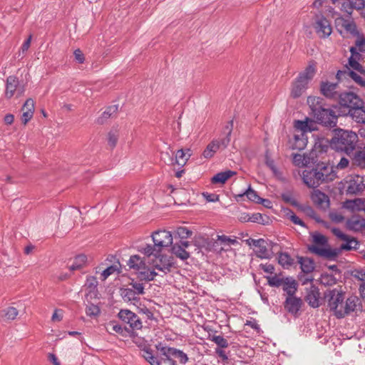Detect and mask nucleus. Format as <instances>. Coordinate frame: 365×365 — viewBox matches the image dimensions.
I'll use <instances>...</instances> for the list:
<instances>
[{"label": "nucleus", "instance_id": "7c9ffc66", "mask_svg": "<svg viewBox=\"0 0 365 365\" xmlns=\"http://www.w3.org/2000/svg\"><path fill=\"white\" fill-rule=\"evenodd\" d=\"M313 125V122L308 118L305 120H297L294 123V128L296 129V133H299L300 132H303L304 134L307 132H310L314 128H312Z\"/></svg>", "mask_w": 365, "mask_h": 365}, {"label": "nucleus", "instance_id": "864d4df0", "mask_svg": "<svg viewBox=\"0 0 365 365\" xmlns=\"http://www.w3.org/2000/svg\"><path fill=\"white\" fill-rule=\"evenodd\" d=\"M210 339L217 345V348H227L229 346L227 340L222 336L214 335Z\"/></svg>", "mask_w": 365, "mask_h": 365}, {"label": "nucleus", "instance_id": "aec40b11", "mask_svg": "<svg viewBox=\"0 0 365 365\" xmlns=\"http://www.w3.org/2000/svg\"><path fill=\"white\" fill-rule=\"evenodd\" d=\"M320 294L319 289L314 286H312L307 291L305 297L306 302L313 308L319 307L320 305L319 298Z\"/></svg>", "mask_w": 365, "mask_h": 365}, {"label": "nucleus", "instance_id": "2f4dec72", "mask_svg": "<svg viewBox=\"0 0 365 365\" xmlns=\"http://www.w3.org/2000/svg\"><path fill=\"white\" fill-rule=\"evenodd\" d=\"M191 155L192 151L190 149H187L186 150L182 149L178 150L175 153V162L178 165L184 166Z\"/></svg>", "mask_w": 365, "mask_h": 365}, {"label": "nucleus", "instance_id": "f8f14e48", "mask_svg": "<svg viewBox=\"0 0 365 365\" xmlns=\"http://www.w3.org/2000/svg\"><path fill=\"white\" fill-rule=\"evenodd\" d=\"M339 103L341 106L354 109L358 106L364 105L363 101L355 93L352 92H346L341 93L339 97Z\"/></svg>", "mask_w": 365, "mask_h": 365}, {"label": "nucleus", "instance_id": "c85d7f7f", "mask_svg": "<svg viewBox=\"0 0 365 365\" xmlns=\"http://www.w3.org/2000/svg\"><path fill=\"white\" fill-rule=\"evenodd\" d=\"M350 52L351 56L349 58V66L356 71L360 72L363 71V68L359 62L361 58V53L359 52H355L354 48H350Z\"/></svg>", "mask_w": 365, "mask_h": 365}, {"label": "nucleus", "instance_id": "4d7b16f0", "mask_svg": "<svg viewBox=\"0 0 365 365\" xmlns=\"http://www.w3.org/2000/svg\"><path fill=\"white\" fill-rule=\"evenodd\" d=\"M331 220L335 223L341 222L344 220V216L342 212L332 211L329 214Z\"/></svg>", "mask_w": 365, "mask_h": 365}, {"label": "nucleus", "instance_id": "680f3d73", "mask_svg": "<svg viewBox=\"0 0 365 365\" xmlns=\"http://www.w3.org/2000/svg\"><path fill=\"white\" fill-rule=\"evenodd\" d=\"M284 212L289 217L290 220L293 222V223L302 226L304 225L303 222L296 215H294L292 211L287 208L284 209Z\"/></svg>", "mask_w": 365, "mask_h": 365}, {"label": "nucleus", "instance_id": "ea45409f", "mask_svg": "<svg viewBox=\"0 0 365 365\" xmlns=\"http://www.w3.org/2000/svg\"><path fill=\"white\" fill-rule=\"evenodd\" d=\"M218 150L219 146L217 143V140H212L204 150L202 155L205 158H211Z\"/></svg>", "mask_w": 365, "mask_h": 365}, {"label": "nucleus", "instance_id": "338daca9", "mask_svg": "<svg viewBox=\"0 0 365 365\" xmlns=\"http://www.w3.org/2000/svg\"><path fill=\"white\" fill-rule=\"evenodd\" d=\"M202 196L206 200L207 202H220L219 197L220 196L215 193H208L204 192L202 193Z\"/></svg>", "mask_w": 365, "mask_h": 365}, {"label": "nucleus", "instance_id": "c03bdc74", "mask_svg": "<svg viewBox=\"0 0 365 365\" xmlns=\"http://www.w3.org/2000/svg\"><path fill=\"white\" fill-rule=\"evenodd\" d=\"M172 253L174 254L177 257L185 260L189 258V253L180 245L175 244L171 248Z\"/></svg>", "mask_w": 365, "mask_h": 365}, {"label": "nucleus", "instance_id": "412c9836", "mask_svg": "<svg viewBox=\"0 0 365 365\" xmlns=\"http://www.w3.org/2000/svg\"><path fill=\"white\" fill-rule=\"evenodd\" d=\"M302 304V300L294 295L287 297L284 302L285 309L292 314H296Z\"/></svg>", "mask_w": 365, "mask_h": 365}, {"label": "nucleus", "instance_id": "09e8293b", "mask_svg": "<svg viewBox=\"0 0 365 365\" xmlns=\"http://www.w3.org/2000/svg\"><path fill=\"white\" fill-rule=\"evenodd\" d=\"M231 123V126H232V122L231 121L230 122ZM227 128L228 129V133L227 134V136L222 138V139H216L217 140V143L218 144V146H219V149L220 148H226L230 142V135H231V133H232V127H227Z\"/></svg>", "mask_w": 365, "mask_h": 365}, {"label": "nucleus", "instance_id": "a19ab883", "mask_svg": "<svg viewBox=\"0 0 365 365\" xmlns=\"http://www.w3.org/2000/svg\"><path fill=\"white\" fill-rule=\"evenodd\" d=\"M298 262L300 264L302 272L304 273H310L314 269V262L308 257H299Z\"/></svg>", "mask_w": 365, "mask_h": 365}, {"label": "nucleus", "instance_id": "4c0bfd02", "mask_svg": "<svg viewBox=\"0 0 365 365\" xmlns=\"http://www.w3.org/2000/svg\"><path fill=\"white\" fill-rule=\"evenodd\" d=\"M18 314V310L13 307H7L1 312V317L5 322H11L14 320Z\"/></svg>", "mask_w": 365, "mask_h": 365}, {"label": "nucleus", "instance_id": "f704fd0d", "mask_svg": "<svg viewBox=\"0 0 365 365\" xmlns=\"http://www.w3.org/2000/svg\"><path fill=\"white\" fill-rule=\"evenodd\" d=\"M88 258L84 254L76 255L73 259V264L70 266L69 269L71 271L82 269L86 264Z\"/></svg>", "mask_w": 365, "mask_h": 365}, {"label": "nucleus", "instance_id": "0eeeda50", "mask_svg": "<svg viewBox=\"0 0 365 365\" xmlns=\"http://www.w3.org/2000/svg\"><path fill=\"white\" fill-rule=\"evenodd\" d=\"M314 245L309 246V250L319 256L331 259L337 256V252L327 247V238L319 233L312 235Z\"/></svg>", "mask_w": 365, "mask_h": 365}, {"label": "nucleus", "instance_id": "774afa93", "mask_svg": "<svg viewBox=\"0 0 365 365\" xmlns=\"http://www.w3.org/2000/svg\"><path fill=\"white\" fill-rule=\"evenodd\" d=\"M100 312L99 308L93 304L86 308V314L88 316H97Z\"/></svg>", "mask_w": 365, "mask_h": 365}, {"label": "nucleus", "instance_id": "39448f33", "mask_svg": "<svg viewBox=\"0 0 365 365\" xmlns=\"http://www.w3.org/2000/svg\"><path fill=\"white\" fill-rule=\"evenodd\" d=\"M315 73V67L312 65H309L304 71L301 72L292 83L290 96L293 98L302 96L308 88L309 83L314 76Z\"/></svg>", "mask_w": 365, "mask_h": 365}, {"label": "nucleus", "instance_id": "13d9d810", "mask_svg": "<svg viewBox=\"0 0 365 365\" xmlns=\"http://www.w3.org/2000/svg\"><path fill=\"white\" fill-rule=\"evenodd\" d=\"M282 198L284 203L290 205H297L295 196L292 192H286L282 195Z\"/></svg>", "mask_w": 365, "mask_h": 365}, {"label": "nucleus", "instance_id": "a878e982", "mask_svg": "<svg viewBox=\"0 0 365 365\" xmlns=\"http://www.w3.org/2000/svg\"><path fill=\"white\" fill-rule=\"evenodd\" d=\"M283 290L288 295L287 297L294 296L297 290L298 284L292 277H285L283 284H282Z\"/></svg>", "mask_w": 365, "mask_h": 365}, {"label": "nucleus", "instance_id": "c756f323", "mask_svg": "<svg viewBox=\"0 0 365 365\" xmlns=\"http://www.w3.org/2000/svg\"><path fill=\"white\" fill-rule=\"evenodd\" d=\"M349 115L351 118L359 123H365V110L364 105L358 106L354 109H349Z\"/></svg>", "mask_w": 365, "mask_h": 365}, {"label": "nucleus", "instance_id": "393cba45", "mask_svg": "<svg viewBox=\"0 0 365 365\" xmlns=\"http://www.w3.org/2000/svg\"><path fill=\"white\" fill-rule=\"evenodd\" d=\"M238 197L242 201H245V199H247V201L257 204L263 203L266 201V200L260 197L250 187L244 193L239 195Z\"/></svg>", "mask_w": 365, "mask_h": 365}, {"label": "nucleus", "instance_id": "f257e3e1", "mask_svg": "<svg viewBox=\"0 0 365 365\" xmlns=\"http://www.w3.org/2000/svg\"><path fill=\"white\" fill-rule=\"evenodd\" d=\"M325 297L330 311L338 319L344 318L354 312L359 305L357 297L351 296L344 300L343 292L336 289L327 291Z\"/></svg>", "mask_w": 365, "mask_h": 365}, {"label": "nucleus", "instance_id": "4be33fe9", "mask_svg": "<svg viewBox=\"0 0 365 365\" xmlns=\"http://www.w3.org/2000/svg\"><path fill=\"white\" fill-rule=\"evenodd\" d=\"M256 247L255 249L257 257L262 259H269L272 255L268 250V242L264 239H258L257 242H255Z\"/></svg>", "mask_w": 365, "mask_h": 365}, {"label": "nucleus", "instance_id": "9d476101", "mask_svg": "<svg viewBox=\"0 0 365 365\" xmlns=\"http://www.w3.org/2000/svg\"><path fill=\"white\" fill-rule=\"evenodd\" d=\"M155 258L152 259V267L160 272L166 274L170 272V269L173 265V258L171 257L161 255H152Z\"/></svg>", "mask_w": 365, "mask_h": 365}, {"label": "nucleus", "instance_id": "ddd939ff", "mask_svg": "<svg viewBox=\"0 0 365 365\" xmlns=\"http://www.w3.org/2000/svg\"><path fill=\"white\" fill-rule=\"evenodd\" d=\"M118 317L124 322L128 324L133 329L139 330L143 327L141 319L128 309L120 310L118 313Z\"/></svg>", "mask_w": 365, "mask_h": 365}, {"label": "nucleus", "instance_id": "58836bf2", "mask_svg": "<svg viewBox=\"0 0 365 365\" xmlns=\"http://www.w3.org/2000/svg\"><path fill=\"white\" fill-rule=\"evenodd\" d=\"M265 278L267 280V284L272 287H279L283 284L284 281V277H282L281 274H273L272 275L265 276Z\"/></svg>", "mask_w": 365, "mask_h": 365}, {"label": "nucleus", "instance_id": "052dcab7", "mask_svg": "<svg viewBox=\"0 0 365 365\" xmlns=\"http://www.w3.org/2000/svg\"><path fill=\"white\" fill-rule=\"evenodd\" d=\"M178 359L181 364H185L188 361V357L182 351L175 349L174 351V356Z\"/></svg>", "mask_w": 365, "mask_h": 365}, {"label": "nucleus", "instance_id": "a18cd8bd", "mask_svg": "<svg viewBox=\"0 0 365 365\" xmlns=\"http://www.w3.org/2000/svg\"><path fill=\"white\" fill-rule=\"evenodd\" d=\"M354 163L362 168H365V147L357 150L353 158Z\"/></svg>", "mask_w": 365, "mask_h": 365}, {"label": "nucleus", "instance_id": "a211bd4d", "mask_svg": "<svg viewBox=\"0 0 365 365\" xmlns=\"http://www.w3.org/2000/svg\"><path fill=\"white\" fill-rule=\"evenodd\" d=\"M336 77L339 81L347 78H351L357 84H359L361 87L365 88V80H364L359 74L356 73L353 71H351L348 68L344 71H339L336 73Z\"/></svg>", "mask_w": 365, "mask_h": 365}, {"label": "nucleus", "instance_id": "0e129e2a", "mask_svg": "<svg viewBox=\"0 0 365 365\" xmlns=\"http://www.w3.org/2000/svg\"><path fill=\"white\" fill-rule=\"evenodd\" d=\"M131 286V289L136 295L142 294L144 293V287L143 284L138 282H132L130 284Z\"/></svg>", "mask_w": 365, "mask_h": 365}, {"label": "nucleus", "instance_id": "b1692460", "mask_svg": "<svg viewBox=\"0 0 365 365\" xmlns=\"http://www.w3.org/2000/svg\"><path fill=\"white\" fill-rule=\"evenodd\" d=\"M292 148L294 150H302L305 148L307 144V138L303 132L296 133L293 139L290 140Z\"/></svg>", "mask_w": 365, "mask_h": 365}, {"label": "nucleus", "instance_id": "69168bd1", "mask_svg": "<svg viewBox=\"0 0 365 365\" xmlns=\"http://www.w3.org/2000/svg\"><path fill=\"white\" fill-rule=\"evenodd\" d=\"M117 269H118L115 265H111L107 267L105 270L103 271L101 274L102 280H106L110 274L116 272Z\"/></svg>", "mask_w": 365, "mask_h": 365}, {"label": "nucleus", "instance_id": "6ab92c4d", "mask_svg": "<svg viewBox=\"0 0 365 365\" xmlns=\"http://www.w3.org/2000/svg\"><path fill=\"white\" fill-rule=\"evenodd\" d=\"M35 108V103L32 98H28L24 103L21 110V121L26 125L33 117Z\"/></svg>", "mask_w": 365, "mask_h": 365}, {"label": "nucleus", "instance_id": "8fccbe9b", "mask_svg": "<svg viewBox=\"0 0 365 365\" xmlns=\"http://www.w3.org/2000/svg\"><path fill=\"white\" fill-rule=\"evenodd\" d=\"M175 235L180 239H187L192 235V232L185 227H178L175 231Z\"/></svg>", "mask_w": 365, "mask_h": 365}, {"label": "nucleus", "instance_id": "37998d69", "mask_svg": "<svg viewBox=\"0 0 365 365\" xmlns=\"http://www.w3.org/2000/svg\"><path fill=\"white\" fill-rule=\"evenodd\" d=\"M354 36H356V39L355 41V46H351L350 48H354L355 52H359V53L365 52V36L364 34H356Z\"/></svg>", "mask_w": 365, "mask_h": 365}, {"label": "nucleus", "instance_id": "79ce46f5", "mask_svg": "<svg viewBox=\"0 0 365 365\" xmlns=\"http://www.w3.org/2000/svg\"><path fill=\"white\" fill-rule=\"evenodd\" d=\"M344 242L343 244L341 245V249L344 250H356L359 246V242L354 237H351L347 235V239L343 240Z\"/></svg>", "mask_w": 365, "mask_h": 365}, {"label": "nucleus", "instance_id": "f3484780", "mask_svg": "<svg viewBox=\"0 0 365 365\" xmlns=\"http://www.w3.org/2000/svg\"><path fill=\"white\" fill-rule=\"evenodd\" d=\"M346 227L353 232H361L365 229V219L359 215H352L346 220Z\"/></svg>", "mask_w": 365, "mask_h": 365}, {"label": "nucleus", "instance_id": "de8ad7c7", "mask_svg": "<svg viewBox=\"0 0 365 365\" xmlns=\"http://www.w3.org/2000/svg\"><path fill=\"white\" fill-rule=\"evenodd\" d=\"M219 242L220 245H223L224 246H230L232 245L237 244V241L235 238H231L226 235H217V240L215 242V244L218 245Z\"/></svg>", "mask_w": 365, "mask_h": 365}, {"label": "nucleus", "instance_id": "bf43d9fd", "mask_svg": "<svg viewBox=\"0 0 365 365\" xmlns=\"http://www.w3.org/2000/svg\"><path fill=\"white\" fill-rule=\"evenodd\" d=\"M118 140V132L115 131H110L108 134V145L113 148L115 147Z\"/></svg>", "mask_w": 365, "mask_h": 365}, {"label": "nucleus", "instance_id": "dca6fc26", "mask_svg": "<svg viewBox=\"0 0 365 365\" xmlns=\"http://www.w3.org/2000/svg\"><path fill=\"white\" fill-rule=\"evenodd\" d=\"M19 86V79L14 76H9L6 78L5 96L6 98H11L17 91L18 95L21 96L24 93V90H17Z\"/></svg>", "mask_w": 365, "mask_h": 365}, {"label": "nucleus", "instance_id": "6e6d98bb", "mask_svg": "<svg viewBox=\"0 0 365 365\" xmlns=\"http://www.w3.org/2000/svg\"><path fill=\"white\" fill-rule=\"evenodd\" d=\"M106 329L109 334H113V332L116 333H122L123 328L120 325L115 324V322H110L106 326Z\"/></svg>", "mask_w": 365, "mask_h": 365}, {"label": "nucleus", "instance_id": "4468645a", "mask_svg": "<svg viewBox=\"0 0 365 365\" xmlns=\"http://www.w3.org/2000/svg\"><path fill=\"white\" fill-rule=\"evenodd\" d=\"M335 25L338 31L341 34L343 31L353 36L358 34L356 25L351 18L344 19L341 16L335 19Z\"/></svg>", "mask_w": 365, "mask_h": 365}, {"label": "nucleus", "instance_id": "2eb2a0df", "mask_svg": "<svg viewBox=\"0 0 365 365\" xmlns=\"http://www.w3.org/2000/svg\"><path fill=\"white\" fill-rule=\"evenodd\" d=\"M339 86L336 83L329 81L322 82L320 86L321 93L329 98H339L341 93L339 92Z\"/></svg>", "mask_w": 365, "mask_h": 365}, {"label": "nucleus", "instance_id": "5701e85b", "mask_svg": "<svg viewBox=\"0 0 365 365\" xmlns=\"http://www.w3.org/2000/svg\"><path fill=\"white\" fill-rule=\"evenodd\" d=\"M364 0H346L342 4L341 10L351 15L353 9L364 10Z\"/></svg>", "mask_w": 365, "mask_h": 365}, {"label": "nucleus", "instance_id": "3c124183", "mask_svg": "<svg viewBox=\"0 0 365 365\" xmlns=\"http://www.w3.org/2000/svg\"><path fill=\"white\" fill-rule=\"evenodd\" d=\"M120 294L125 301L130 302L136 299V294L130 287L121 289Z\"/></svg>", "mask_w": 365, "mask_h": 365}, {"label": "nucleus", "instance_id": "603ef678", "mask_svg": "<svg viewBox=\"0 0 365 365\" xmlns=\"http://www.w3.org/2000/svg\"><path fill=\"white\" fill-rule=\"evenodd\" d=\"M141 279L145 281H152L158 275V273L155 270H150V269L142 270L140 272Z\"/></svg>", "mask_w": 365, "mask_h": 365}, {"label": "nucleus", "instance_id": "cd10ccee", "mask_svg": "<svg viewBox=\"0 0 365 365\" xmlns=\"http://www.w3.org/2000/svg\"><path fill=\"white\" fill-rule=\"evenodd\" d=\"M311 199L317 205H329V197L319 190H314L312 191Z\"/></svg>", "mask_w": 365, "mask_h": 365}, {"label": "nucleus", "instance_id": "49530a36", "mask_svg": "<svg viewBox=\"0 0 365 365\" xmlns=\"http://www.w3.org/2000/svg\"><path fill=\"white\" fill-rule=\"evenodd\" d=\"M310 158L305 154L296 153L293 155V163L298 167H304L308 165Z\"/></svg>", "mask_w": 365, "mask_h": 365}, {"label": "nucleus", "instance_id": "9b49d317", "mask_svg": "<svg viewBox=\"0 0 365 365\" xmlns=\"http://www.w3.org/2000/svg\"><path fill=\"white\" fill-rule=\"evenodd\" d=\"M314 29L319 38H325L329 36L332 32V28L329 21L323 16H317Z\"/></svg>", "mask_w": 365, "mask_h": 365}, {"label": "nucleus", "instance_id": "72a5a7b5", "mask_svg": "<svg viewBox=\"0 0 365 365\" xmlns=\"http://www.w3.org/2000/svg\"><path fill=\"white\" fill-rule=\"evenodd\" d=\"M307 104L311 108L313 115L324 106L323 99L317 96H309L307 98Z\"/></svg>", "mask_w": 365, "mask_h": 365}, {"label": "nucleus", "instance_id": "e433bc0d", "mask_svg": "<svg viewBox=\"0 0 365 365\" xmlns=\"http://www.w3.org/2000/svg\"><path fill=\"white\" fill-rule=\"evenodd\" d=\"M278 262L284 269H289L294 263V259L287 252H279Z\"/></svg>", "mask_w": 365, "mask_h": 365}, {"label": "nucleus", "instance_id": "c9c22d12", "mask_svg": "<svg viewBox=\"0 0 365 365\" xmlns=\"http://www.w3.org/2000/svg\"><path fill=\"white\" fill-rule=\"evenodd\" d=\"M236 173L232 170L220 172L214 175L212 178V183L224 184L229 178L235 175Z\"/></svg>", "mask_w": 365, "mask_h": 365}, {"label": "nucleus", "instance_id": "7ed1b4c3", "mask_svg": "<svg viewBox=\"0 0 365 365\" xmlns=\"http://www.w3.org/2000/svg\"><path fill=\"white\" fill-rule=\"evenodd\" d=\"M334 178L332 168L322 165H318L314 169L305 170L302 173L303 182L309 187H318L323 182L332 181Z\"/></svg>", "mask_w": 365, "mask_h": 365}, {"label": "nucleus", "instance_id": "e2e57ef3", "mask_svg": "<svg viewBox=\"0 0 365 365\" xmlns=\"http://www.w3.org/2000/svg\"><path fill=\"white\" fill-rule=\"evenodd\" d=\"M259 267L263 270L265 273L272 275L274 274L275 268L274 266L269 263L260 264Z\"/></svg>", "mask_w": 365, "mask_h": 365}, {"label": "nucleus", "instance_id": "bb28decb", "mask_svg": "<svg viewBox=\"0 0 365 365\" xmlns=\"http://www.w3.org/2000/svg\"><path fill=\"white\" fill-rule=\"evenodd\" d=\"M128 265L130 269H135L139 272L145 270L146 269V264L143 259L137 255H133L130 257Z\"/></svg>", "mask_w": 365, "mask_h": 365}, {"label": "nucleus", "instance_id": "20e7f679", "mask_svg": "<svg viewBox=\"0 0 365 365\" xmlns=\"http://www.w3.org/2000/svg\"><path fill=\"white\" fill-rule=\"evenodd\" d=\"M357 142L358 135L354 132L339 130L331 140L330 147L333 150L350 154L355 150Z\"/></svg>", "mask_w": 365, "mask_h": 365}, {"label": "nucleus", "instance_id": "6e6552de", "mask_svg": "<svg viewBox=\"0 0 365 365\" xmlns=\"http://www.w3.org/2000/svg\"><path fill=\"white\" fill-rule=\"evenodd\" d=\"M346 191L349 194H358L365 189L364 178L359 175H351L344 180Z\"/></svg>", "mask_w": 365, "mask_h": 365}, {"label": "nucleus", "instance_id": "f03ea898", "mask_svg": "<svg viewBox=\"0 0 365 365\" xmlns=\"http://www.w3.org/2000/svg\"><path fill=\"white\" fill-rule=\"evenodd\" d=\"M153 245L146 244L139 247L138 251L150 257L152 255L161 253L163 249L173 245V237L170 231L165 230H157L153 232Z\"/></svg>", "mask_w": 365, "mask_h": 365}, {"label": "nucleus", "instance_id": "5fc2aeb1", "mask_svg": "<svg viewBox=\"0 0 365 365\" xmlns=\"http://www.w3.org/2000/svg\"><path fill=\"white\" fill-rule=\"evenodd\" d=\"M299 210L308 216L314 218L316 221L323 222L313 210L312 207H299Z\"/></svg>", "mask_w": 365, "mask_h": 365}, {"label": "nucleus", "instance_id": "473e14b6", "mask_svg": "<svg viewBox=\"0 0 365 365\" xmlns=\"http://www.w3.org/2000/svg\"><path fill=\"white\" fill-rule=\"evenodd\" d=\"M118 110V105H113L106 108V110L97 119V123L103 124L109 118L115 115Z\"/></svg>", "mask_w": 365, "mask_h": 365}, {"label": "nucleus", "instance_id": "1a4fd4ad", "mask_svg": "<svg viewBox=\"0 0 365 365\" xmlns=\"http://www.w3.org/2000/svg\"><path fill=\"white\" fill-rule=\"evenodd\" d=\"M314 117L317 122L326 126L334 127L336 125L337 115L336 112L331 109L325 108L324 106L314 114Z\"/></svg>", "mask_w": 365, "mask_h": 365}, {"label": "nucleus", "instance_id": "423d86ee", "mask_svg": "<svg viewBox=\"0 0 365 365\" xmlns=\"http://www.w3.org/2000/svg\"><path fill=\"white\" fill-rule=\"evenodd\" d=\"M155 347L158 351H159L160 354L165 358L162 359L160 361L155 357L150 351L145 350L143 356L150 365H161L162 361L163 363L167 362L169 365H176V361L172 359V356H174L175 348L169 347L162 342L156 344Z\"/></svg>", "mask_w": 365, "mask_h": 365}]
</instances>
